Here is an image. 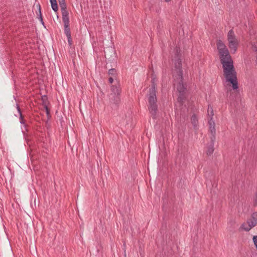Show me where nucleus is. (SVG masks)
<instances>
[{
  "mask_svg": "<svg viewBox=\"0 0 257 257\" xmlns=\"http://www.w3.org/2000/svg\"><path fill=\"white\" fill-rule=\"evenodd\" d=\"M220 62L223 69V74L227 82H230L233 89L238 88L236 72L233 66V62L228 50L219 53Z\"/></svg>",
  "mask_w": 257,
  "mask_h": 257,
  "instance_id": "f257e3e1",
  "label": "nucleus"
},
{
  "mask_svg": "<svg viewBox=\"0 0 257 257\" xmlns=\"http://www.w3.org/2000/svg\"><path fill=\"white\" fill-rule=\"evenodd\" d=\"M174 62L175 69L173 72V76L174 79V86L177 88L180 93V96L178 100L181 101L182 99L181 95L185 91V87L183 83V72L182 70V62L180 57V50L176 49L175 55L173 59Z\"/></svg>",
  "mask_w": 257,
  "mask_h": 257,
  "instance_id": "f03ea898",
  "label": "nucleus"
},
{
  "mask_svg": "<svg viewBox=\"0 0 257 257\" xmlns=\"http://www.w3.org/2000/svg\"><path fill=\"white\" fill-rule=\"evenodd\" d=\"M157 101L156 94L155 93L154 90H152L151 93L148 94V109L154 119L156 118L158 112Z\"/></svg>",
  "mask_w": 257,
  "mask_h": 257,
  "instance_id": "7ed1b4c3",
  "label": "nucleus"
},
{
  "mask_svg": "<svg viewBox=\"0 0 257 257\" xmlns=\"http://www.w3.org/2000/svg\"><path fill=\"white\" fill-rule=\"evenodd\" d=\"M227 41L229 48L234 53L236 51L238 42L232 29L227 34Z\"/></svg>",
  "mask_w": 257,
  "mask_h": 257,
  "instance_id": "20e7f679",
  "label": "nucleus"
},
{
  "mask_svg": "<svg viewBox=\"0 0 257 257\" xmlns=\"http://www.w3.org/2000/svg\"><path fill=\"white\" fill-rule=\"evenodd\" d=\"M257 224V212L252 214L250 218L248 219L246 223L241 225V227L245 231H248Z\"/></svg>",
  "mask_w": 257,
  "mask_h": 257,
  "instance_id": "39448f33",
  "label": "nucleus"
},
{
  "mask_svg": "<svg viewBox=\"0 0 257 257\" xmlns=\"http://www.w3.org/2000/svg\"><path fill=\"white\" fill-rule=\"evenodd\" d=\"M111 91L112 93L111 94V99H112V97H114V100L113 102L114 103L117 104L120 101V98L119 95L120 93V89L118 87L116 86H111Z\"/></svg>",
  "mask_w": 257,
  "mask_h": 257,
  "instance_id": "423d86ee",
  "label": "nucleus"
},
{
  "mask_svg": "<svg viewBox=\"0 0 257 257\" xmlns=\"http://www.w3.org/2000/svg\"><path fill=\"white\" fill-rule=\"evenodd\" d=\"M208 124H209V131L211 134V137L210 139L212 141H215V124L214 121L213 120H211V118L210 119H209L208 120Z\"/></svg>",
  "mask_w": 257,
  "mask_h": 257,
  "instance_id": "0eeeda50",
  "label": "nucleus"
},
{
  "mask_svg": "<svg viewBox=\"0 0 257 257\" xmlns=\"http://www.w3.org/2000/svg\"><path fill=\"white\" fill-rule=\"evenodd\" d=\"M216 45L219 53L228 50L225 44L220 40H217Z\"/></svg>",
  "mask_w": 257,
  "mask_h": 257,
  "instance_id": "6e6552de",
  "label": "nucleus"
},
{
  "mask_svg": "<svg viewBox=\"0 0 257 257\" xmlns=\"http://www.w3.org/2000/svg\"><path fill=\"white\" fill-rule=\"evenodd\" d=\"M62 20L64 22V25H69V14L67 10L62 11Z\"/></svg>",
  "mask_w": 257,
  "mask_h": 257,
  "instance_id": "1a4fd4ad",
  "label": "nucleus"
},
{
  "mask_svg": "<svg viewBox=\"0 0 257 257\" xmlns=\"http://www.w3.org/2000/svg\"><path fill=\"white\" fill-rule=\"evenodd\" d=\"M215 141H212L211 140V143L209 146L207 148V150L206 151V154L208 156H210L212 155L214 152V144Z\"/></svg>",
  "mask_w": 257,
  "mask_h": 257,
  "instance_id": "9d476101",
  "label": "nucleus"
},
{
  "mask_svg": "<svg viewBox=\"0 0 257 257\" xmlns=\"http://www.w3.org/2000/svg\"><path fill=\"white\" fill-rule=\"evenodd\" d=\"M191 121L194 128H196L198 124V119L195 114H193L191 118Z\"/></svg>",
  "mask_w": 257,
  "mask_h": 257,
  "instance_id": "9b49d317",
  "label": "nucleus"
},
{
  "mask_svg": "<svg viewBox=\"0 0 257 257\" xmlns=\"http://www.w3.org/2000/svg\"><path fill=\"white\" fill-rule=\"evenodd\" d=\"M213 109L211 107H210L209 106L208 107L207 109V118L208 120L209 119H210L211 118V120H213Z\"/></svg>",
  "mask_w": 257,
  "mask_h": 257,
  "instance_id": "f8f14e48",
  "label": "nucleus"
},
{
  "mask_svg": "<svg viewBox=\"0 0 257 257\" xmlns=\"http://www.w3.org/2000/svg\"><path fill=\"white\" fill-rule=\"evenodd\" d=\"M156 78L155 77L153 78L151 80L152 85L151 87L150 88L149 91V93H150L152 90H154L155 94H156Z\"/></svg>",
  "mask_w": 257,
  "mask_h": 257,
  "instance_id": "ddd939ff",
  "label": "nucleus"
},
{
  "mask_svg": "<svg viewBox=\"0 0 257 257\" xmlns=\"http://www.w3.org/2000/svg\"><path fill=\"white\" fill-rule=\"evenodd\" d=\"M235 221L233 218H230L227 222L228 227H229L231 229H234L235 228Z\"/></svg>",
  "mask_w": 257,
  "mask_h": 257,
  "instance_id": "4468645a",
  "label": "nucleus"
},
{
  "mask_svg": "<svg viewBox=\"0 0 257 257\" xmlns=\"http://www.w3.org/2000/svg\"><path fill=\"white\" fill-rule=\"evenodd\" d=\"M59 4L60 5V7L62 11H64V10H67V6L66 4L65 3V0H58Z\"/></svg>",
  "mask_w": 257,
  "mask_h": 257,
  "instance_id": "2eb2a0df",
  "label": "nucleus"
},
{
  "mask_svg": "<svg viewBox=\"0 0 257 257\" xmlns=\"http://www.w3.org/2000/svg\"><path fill=\"white\" fill-rule=\"evenodd\" d=\"M64 31L67 37L71 36L69 25H64Z\"/></svg>",
  "mask_w": 257,
  "mask_h": 257,
  "instance_id": "dca6fc26",
  "label": "nucleus"
},
{
  "mask_svg": "<svg viewBox=\"0 0 257 257\" xmlns=\"http://www.w3.org/2000/svg\"><path fill=\"white\" fill-rule=\"evenodd\" d=\"M51 7L52 9L55 11L57 12L58 11V5L57 4V1H51Z\"/></svg>",
  "mask_w": 257,
  "mask_h": 257,
  "instance_id": "f3484780",
  "label": "nucleus"
},
{
  "mask_svg": "<svg viewBox=\"0 0 257 257\" xmlns=\"http://www.w3.org/2000/svg\"><path fill=\"white\" fill-rule=\"evenodd\" d=\"M17 110L18 111V112L20 114V119H21L20 122L21 123L24 124L25 123H24V117H23V115L22 114V112L21 111L20 108L18 104L17 105Z\"/></svg>",
  "mask_w": 257,
  "mask_h": 257,
  "instance_id": "a211bd4d",
  "label": "nucleus"
},
{
  "mask_svg": "<svg viewBox=\"0 0 257 257\" xmlns=\"http://www.w3.org/2000/svg\"><path fill=\"white\" fill-rule=\"evenodd\" d=\"M108 74L109 75L114 76L116 74V70L114 69H110L108 71Z\"/></svg>",
  "mask_w": 257,
  "mask_h": 257,
  "instance_id": "6ab92c4d",
  "label": "nucleus"
},
{
  "mask_svg": "<svg viewBox=\"0 0 257 257\" xmlns=\"http://www.w3.org/2000/svg\"><path fill=\"white\" fill-rule=\"evenodd\" d=\"M67 37L68 42L69 46H71L72 45V43H73L71 36H67Z\"/></svg>",
  "mask_w": 257,
  "mask_h": 257,
  "instance_id": "aec40b11",
  "label": "nucleus"
},
{
  "mask_svg": "<svg viewBox=\"0 0 257 257\" xmlns=\"http://www.w3.org/2000/svg\"><path fill=\"white\" fill-rule=\"evenodd\" d=\"M44 106L46 109L47 114L48 115L50 114V110L48 108L47 103H45Z\"/></svg>",
  "mask_w": 257,
  "mask_h": 257,
  "instance_id": "412c9836",
  "label": "nucleus"
},
{
  "mask_svg": "<svg viewBox=\"0 0 257 257\" xmlns=\"http://www.w3.org/2000/svg\"><path fill=\"white\" fill-rule=\"evenodd\" d=\"M252 50L255 52H256L257 54V47L255 45H252Z\"/></svg>",
  "mask_w": 257,
  "mask_h": 257,
  "instance_id": "4be33fe9",
  "label": "nucleus"
},
{
  "mask_svg": "<svg viewBox=\"0 0 257 257\" xmlns=\"http://www.w3.org/2000/svg\"><path fill=\"white\" fill-rule=\"evenodd\" d=\"M39 10H40V5H39ZM40 19H41V21L42 23L43 24H44V22H43V19H42V14H41V11H40Z\"/></svg>",
  "mask_w": 257,
  "mask_h": 257,
  "instance_id": "5701e85b",
  "label": "nucleus"
},
{
  "mask_svg": "<svg viewBox=\"0 0 257 257\" xmlns=\"http://www.w3.org/2000/svg\"><path fill=\"white\" fill-rule=\"evenodd\" d=\"M42 99H43V105H44L45 103H47L45 101V100H47V97L46 96H44L42 97Z\"/></svg>",
  "mask_w": 257,
  "mask_h": 257,
  "instance_id": "b1692460",
  "label": "nucleus"
},
{
  "mask_svg": "<svg viewBox=\"0 0 257 257\" xmlns=\"http://www.w3.org/2000/svg\"><path fill=\"white\" fill-rule=\"evenodd\" d=\"M109 82L112 83L113 82V79L112 77H110L108 79Z\"/></svg>",
  "mask_w": 257,
  "mask_h": 257,
  "instance_id": "393cba45",
  "label": "nucleus"
},
{
  "mask_svg": "<svg viewBox=\"0 0 257 257\" xmlns=\"http://www.w3.org/2000/svg\"><path fill=\"white\" fill-rule=\"evenodd\" d=\"M166 2H170L171 0H165Z\"/></svg>",
  "mask_w": 257,
  "mask_h": 257,
  "instance_id": "a878e982",
  "label": "nucleus"
},
{
  "mask_svg": "<svg viewBox=\"0 0 257 257\" xmlns=\"http://www.w3.org/2000/svg\"><path fill=\"white\" fill-rule=\"evenodd\" d=\"M255 1L256 3H257V0H254Z\"/></svg>",
  "mask_w": 257,
  "mask_h": 257,
  "instance_id": "bb28decb",
  "label": "nucleus"
}]
</instances>
